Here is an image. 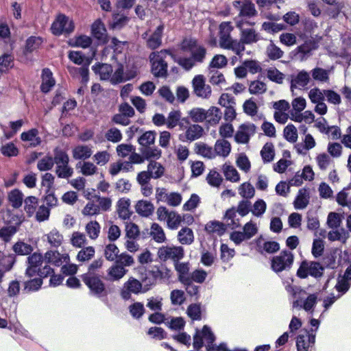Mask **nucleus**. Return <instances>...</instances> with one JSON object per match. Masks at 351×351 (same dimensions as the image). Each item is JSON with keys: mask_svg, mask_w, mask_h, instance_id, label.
Listing matches in <instances>:
<instances>
[{"mask_svg": "<svg viewBox=\"0 0 351 351\" xmlns=\"http://www.w3.org/2000/svg\"><path fill=\"white\" fill-rule=\"evenodd\" d=\"M256 23L252 20L237 19L236 21V27L240 30L239 43L240 57L245 51V45H251L257 43L261 40V36L253 28H245V25L254 26Z\"/></svg>", "mask_w": 351, "mask_h": 351, "instance_id": "obj_1", "label": "nucleus"}, {"mask_svg": "<svg viewBox=\"0 0 351 351\" xmlns=\"http://www.w3.org/2000/svg\"><path fill=\"white\" fill-rule=\"evenodd\" d=\"M167 56H172L167 49L154 51L150 53L149 60L152 64V73L156 77H165L167 73V63L165 59Z\"/></svg>", "mask_w": 351, "mask_h": 351, "instance_id": "obj_2", "label": "nucleus"}, {"mask_svg": "<svg viewBox=\"0 0 351 351\" xmlns=\"http://www.w3.org/2000/svg\"><path fill=\"white\" fill-rule=\"evenodd\" d=\"M293 261V254L290 251L283 250L278 255L272 258L271 267L276 273L288 271L291 268Z\"/></svg>", "mask_w": 351, "mask_h": 351, "instance_id": "obj_3", "label": "nucleus"}, {"mask_svg": "<svg viewBox=\"0 0 351 351\" xmlns=\"http://www.w3.org/2000/svg\"><path fill=\"white\" fill-rule=\"evenodd\" d=\"M182 50L191 53V58L195 62H203L206 54V49L204 47L197 44V41L193 39H184L181 45Z\"/></svg>", "mask_w": 351, "mask_h": 351, "instance_id": "obj_4", "label": "nucleus"}, {"mask_svg": "<svg viewBox=\"0 0 351 351\" xmlns=\"http://www.w3.org/2000/svg\"><path fill=\"white\" fill-rule=\"evenodd\" d=\"M203 338L208 343V350L214 351L215 345H213V342L215 340V337L210 328L206 325L203 327L202 331L196 330V333L193 337V347L195 349L199 350L202 348Z\"/></svg>", "mask_w": 351, "mask_h": 351, "instance_id": "obj_5", "label": "nucleus"}, {"mask_svg": "<svg viewBox=\"0 0 351 351\" xmlns=\"http://www.w3.org/2000/svg\"><path fill=\"white\" fill-rule=\"evenodd\" d=\"M323 271L324 267L320 263L304 261L297 271V275L301 278H305L308 275L317 278L322 276Z\"/></svg>", "mask_w": 351, "mask_h": 351, "instance_id": "obj_6", "label": "nucleus"}, {"mask_svg": "<svg viewBox=\"0 0 351 351\" xmlns=\"http://www.w3.org/2000/svg\"><path fill=\"white\" fill-rule=\"evenodd\" d=\"M184 249L181 246H162L157 252V256L160 260L166 261L171 260L175 263L184 257Z\"/></svg>", "mask_w": 351, "mask_h": 351, "instance_id": "obj_7", "label": "nucleus"}, {"mask_svg": "<svg viewBox=\"0 0 351 351\" xmlns=\"http://www.w3.org/2000/svg\"><path fill=\"white\" fill-rule=\"evenodd\" d=\"M234 8L239 12V15L235 18L237 19L252 20V18L256 16L258 14L255 5L249 0L235 1L233 2Z\"/></svg>", "mask_w": 351, "mask_h": 351, "instance_id": "obj_8", "label": "nucleus"}, {"mask_svg": "<svg viewBox=\"0 0 351 351\" xmlns=\"http://www.w3.org/2000/svg\"><path fill=\"white\" fill-rule=\"evenodd\" d=\"M51 32L55 35H60L63 33L69 34L74 29V25L69 17L64 14H60L52 23Z\"/></svg>", "mask_w": 351, "mask_h": 351, "instance_id": "obj_9", "label": "nucleus"}, {"mask_svg": "<svg viewBox=\"0 0 351 351\" xmlns=\"http://www.w3.org/2000/svg\"><path fill=\"white\" fill-rule=\"evenodd\" d=\"M193 93L198 97L208 99L212 93L211 87L206 84L205 77L202 75H197L192 80Z\"/></svg>", "mask_w": 351, "mask_h": 351, "instance_id": "obj_10", "label": "nucleus"}, {"mask_svg": "<svg viewBox=\"0 0 351 351\" xmlns=\"http://www.w3.org/2000/svg\"><path fill=\"white\" fill-rule=\"evenodd\" d=\"M83 282L90 289L91 293L97 296L106 295V290L105 285L99 276L84 274L82 276Z\"/></svg>", "mask_w": 351, "mask_h": 351, "instance_id": "obj_11", "label": "nucleus"}, {"mask_svg": "<svg viewBox=\"0 0 351 351\" xmlns=\"http://www.w3.org/2000/svg\"><path fill=\"white\" fill-rule=\"evenodd\" d=\"M145 291H143L142 283L137 279L130 277L123 284L120 295L123 300H128L131 298L132 293L137 295Z\"/></svg>", "mask_w": 351, "mask_h": 351, "instance_id": "obj_12", "label": "nucleus"}, {"mask_svg": "<svg viewBox=\"0 0 351 351\" xmlns=\"http://www.w3.org/2000/svg\"><path fill=\"white\" fill-rule=\"evenodd\" d=\"M311 332L308 330L302 331L297 337L296 347L298 351H308L309 348L314 346L315 343V333H313V329Z\"/></svg>", "mask_w": 351, "mask_h": 351, "instance_id": "obj_13", "label": "nucleus"}, {"mask_svg": "<svg viewBox=\"0 0 351 351\" xmlns=\"http://www.w3.org/2000/svg\"><path fill=\"white\" fill-rule=\"evenodd\" d=\"M310 73L304 70L300 71L296 74L291 75V90L302 89L306 87L311 81Z\"/></svg>", "mask_w": 351, "mask_h": 351, "instance_id": "obj_14", "label": "nucleus"}, {"mask_svg": "<svg viewBox=\"0 0 351 351\" xmlns=\"http://www.w3.org/2000/svg\"><path fill=\"white\" fill-rule=\"evenodd\" d=\"M256 128L252 123L241 125L234 136L235 141L239 143H247L250 136L255 133Z\"/></svg>", "mask_w": 351, "mask_h": 351, "instance_id": "obj_15", "label": "nucleus"}, {"mask_svg": "<svg viewBox=\"0 0 351 351\" xmlns=\"http://www.w3.org/2000/svg\"><path fill=\"white\" fill-rule=\"evenodd\" d=\"M45 258L49 263H51L56 266H60L63 263H67L70 258L66 253L60 254L56 250H49L45 254Z\"/></svg>", "mask_w": 351, "mask_h": 351, "instance_id": "obj_16", "label": "nucleus"}, {"mask_svg": "<svg viewBox=\"0 0 351 351\" xmlns=\"http://www.w3.org/2000/svg\"><path fill=\"white\" fill-rule=\"evenodd\" d=\"M163 30L164 25H160L154 33L146 39V45L148 48L155 49L161 45Z\"/></svg>", "mask_w": 351, "mask_h": 351, "instance_id": "obj_17", "label": "nucleus"}, {"mask_svg": "<svg viewBox=\"0 0 351 351\" xmlns=\"http://www.w3.org/2000/svg\"><path fill=\"white\" fill-rule=\"evenodd\" d=\"M128 272V269L121 265L113 264L107 270L106 280L112 282L118 281L121 279Z\"/></svg>", "mask_w": 351, "mask_h": 351, "instance_id": "obj_18", "label": "nucleus"}, {"mask_svg": "<svg viewBox=\"0 0 351 351\" xmlns=\"http://www.w3.org/2000/svg\"><path fill=\"white\" fill-rule=\"evenodd\" d=\"M219 47L224 49L232 51L236 55L240 56L239 43L237 39H233L231 36L220 37L219 38Z\"/></svg>", "mask_w": 351, "mask_h": 351, "instance_id": "obj_19", "label": "nucleus"}, {"mask_svg": "<svg viewBox=\"0 0 351 351\" xmlns=\"http://www.w3.org/2000/svg\"><path fill=\"white\" fill-rule=\"evenodd\" d=\"M215 156L226 158L231 152V145L224 138L218 139L214 146Z\"/></svg>", "mask_w": 351, "mask_h": 351, "instance_id": "obj_20", "label": "nucleus"}, {"mask_svg": "<svg viewBox=\"0 0 351 351\" xmlns=\"http://www.w3.org/2000/svg\"><path fill=\"white\" fill-rule=\"evenodd\" d=\"M93 154L91 147L86 145H78L72 150L73 158L75 160H85Z\"/></svg>", "mask_w": 351, "mask_h": 351, "instance_id": "obj_21", "label": "nucleus"}, {"mask_svg": "<svg viewBox=\"0 0 351 351\" xmlns=\"http://www.w3.org/2000/svg\"><path fill=\"white\" fill-rule=\"evenodd\" d=\"M204 134V128L198 124H191L188 125L185 131V141L190 142L200 138Z\"/></svg>", "mask_w": 351, "mask_h": 351, "instance_id": "obj_22", "label": "nucleus"}, {"mask_svg": "<svg viewBox=\"0 0 351 351\" xmlns=\"http://www.w3.org/2000/svg\"><path fill=\"white\" fill-rule=\"evenodd\" d=\"M136 212L141 216L148 217L154 210V204L147 200H139L135 205Z\"/></svg>", "mask_w": 351, "mask_h": 351, "instance_id": "obj_23", "label": "nucleus"}, {"mask_svg": "<svg viewBox=\"0 0 351 351\" xmlns=\"http://www.w3.org/2000/svg\"><path fill=\"white\" fill-rule=\"evenodd\" d=\"M130 202L129 199H120L117 205V212L119 217L122 219H128L130 217L132 213L130 210Z\"/></svg>", "mask_w": 351, "mask_h": 351, "instance_id": "obj_24", "label": "nucleus"}, {"mask_svg": "<svg viewBox=\"0 0 351 351\" xmlns=\"http://www.w3.org/2000/svg\"><path fill=\"white\" fill-rule=\"evenodd\" d=\"M41 90L43 93H48L55 85V80L52 77V73L49 69H44L42 73Z\"/></svg>", "mask_w": 351, "mask_h": 351, "instance_id": "obj_25", "label": "nucleus"}, {"mask_svg": "<svg viewBox=\"0 0 351 351\" xmlns=\"http://www.w3.org/2000/svg\"><path fill=\"white\" fill-rule=\"evenodd\" d=\"M222 171L226 179L232 182H238L240 180V176L237 170L229 163L226 162L222 166Z\"/></svg>", "mask_w": 351, "mask_h": 351, "instance_id": "obj_26", "label": "nucleus"}, {"mask_svg": "<svg viewBox=\"0 0 351 351\" xmlns=\"http://www.w3.org/2000/svg\"><path fill=\"white\" fill-rule=\"evenodd\" d=\"M8 199L14 208H19L22 206L23 194L17 189H13L8 193Z\"/></svg>", "mask_w": 351, "mask_h": 351, "instance_id": "obj_27", "label": "nucleus"}, {"mask_svg": "<svg viewBox=\"0 0 351 351\" xmlns=\"http://www.w3.org/2000/svg\"><path fill=\"white\" fill-rule=\"evenodd\" d=\"M38 131L36 129H31L27 132H23L21 134V138L23 141H29L30 145L36 147L40 145V138L38 136Z\"/></svg>", "mask_w": 351, "mask_h": 351, "instance_id": "obj_28", "label": "nucleus"}, {"mask_svg": "<svg viewBox=\"0 0 351 351\" xmlns=\"http://www.w3.org/2000/svg\"><path fill=\"white\" fill-rule=\"evenodd\" d=\"M45 237L50 245L54 247L60 246L63 241L62 234L56 229L51 230Z\"/></svg>", "mask_w": 351, "mask_h": 351, "instance_id": "obj_29", "label": "nucleus"}, {"mask_svg": "<svg viewBox=\"0 0 351 351\" xmlns=\"http://www.w3.org/2000/svg\"><path fill=\"white\" fill-rule=\"evenodd\" d=\"M150 236L157 243H163L167 240L164 230L156 223L151 226Z\"/></svg>", "mask_w": 351, "mask_h": 351, "instance_id": "obj_30", "label": "nucleus"}, {"mask_svg": "<svg viewBox=\"0 0 351 351\" xmlns=\"http://www.w3.org/2000/svg\"><path fill=\"white\" fill-rule=\"evenodd\" d=\"M179 242L183 245H190L193 242L194 235L193 230L187 227L182 228L178 234Z\"/></svg>", "mask_w": 351, "mask_h": 351, "instance_id": "obj_31", "label": "nucleus"}, {"mask_svg": "<svg viewBox=\"0 0 351 351\" xmlns=\"http://www.w3.org/2000/svg\"><path fill=\"white\" fill-rule=\"evenodd\" d=\"M106 29L101 21H95L92 25L93 35L101 43H106Z\"/></svg>", "mask_w": 351, "mask_h": 351, "instance_id": "obj_32", "label": "nucleus"}, {"mask_svg": "<svg viewBox=\"0 0 351 351\" xmlns=\"http://www.w3.org/2000/svg\"><path fill=\"white\" fill-rule=\"evenodd\" d=\"M206 121L211 125H215L219 123L221 119V112L217 107L213 106L206 110Z\"/></svg>", "mask_w": 351, "mask_h": 351, "instance_id": "obj_33", "label": "nucleus"}, {"mask_svg": "<svg viewBox=\"0 0 351 351\" xmlns=\"http://www.w3.org/2000/svg\"><path fill=\"white\" fill-rule=\"evenodd\" d=\"M309 202V195L306 189L299 190L298 195L294 201V207L296 209L305 208Z\"/></svg>", "mask_w": 351, "mask_h": 351, "instance_id": "obj_34", "label": "nucleus"}, {"mask_svg": "<svg viewBox=\"0 0 351 351\" xmlns=\"http://www.w3.org/2000/svg\"><path fill=\"white\" fill-rule=\"evenodd\" d=\"M195 150L197 154L202 156L204 158H207L208 159H213L215 158L214 149L206 143H196L195 145Z\"/></svg>", "mask_w": 351, "mask_h": 351, "instance_id": "obj_35", "label": "nucleus"}, {"mask_svg": "<svg viewBox=\"0 0 351 351\" xmlns=\"http://www.w3.org/2000/svg\"><path fill=\"white\" fill-rule=\"evenodd\" d=\"M176 271L178 274V279L181 282H186L188 279L189 271V264L188 263H180L177 261L174 263Z\"/></svg>", "mask_w": 351, "mask_h": 351, "instance_id": "obj_36", "label": "nucleus"}, {"mask_svg": "<svg viewBox=\"0 0 351 351\" xmlns=\"http://www.w3.org/2000/svg\"><path fill=\"white\" fill-rule=\"evenodd\" d=\"M237 211L235 208L232 207L228 209L225 215L226 222L232 229L237 228L240 226L239 219L237 217Z\"/></svg>", "mask_w": 351, "mask_h": 351, "instance_id": "obj_37", "label": "nucleus"}, {"mask_svg": "<svg viewBox=\"0 0 351 351\" xmlns=\"http://www.w3.org/2000/svg\"><path fill=\"white\" fill-rule=\"evenodd\" d=\"M85 230L90 239L95 240L99 236L101 226L97 221H90L86 225Z\"/></svg>", "mask_w": 351, "mask_h": 351, "instance_id": "obj_38", "label": "nucleus"}, {"mask_svg": "<svg viewBox=\"0 0 351 351\" xmlns=\"http://www.w3.org/2000/svg\"><path fill=\"white\" fill-rule=\"evenodd\" d=\"M152 275L156 279L168 280L172 275V271L165 265H162L160 267H154Z\"/></svg>", "mask_w": 351, "mask_h": 351, "instance_id": "obj_39", "label": "nucleus"}, {"mask_svg": "<svg viewBox=\"0 0 351 351\" xmlns=\"http://www.w3.org/2000/svg\"><path fill=\"white\" fill-rule=\"evenodd\" d=\"M147 170L154 179L160 178L164 174L165 171V169L162 165L156 161H151L147 165Z\"/></svg>", "mask_w": 351, "mask_h": 351, "instance_id": "obj_40", "label": "nucleus"}, {"mask_svg": "<svg viewBox=\"0 0 351 351\" xmlns=\"http://www.w3.org/2000/svg\"><path fill=\"white\" fill-rule=\"evenodd\" d=\"M182 113L180 110H172L166 118V125L168 129L176 127L181 120Z\"/></svg>", "mask_w": 351, "mask_h": 351, "instance_id": "obj_41", "label": "nucleus"}, {"mask_svg": "<svg viewBox=\"0 0 351 351\" xmlns=\"http://www.w3.org/2000/svg\"><path fill=\"white\" fill-rule=\"evenodd\" d=\"M24 210L26 212L28 217H32L35 212L36 208L38 206V198L35 196H29L24 200Z\"/></svg>", "mask_w": 351, "mask_h": 351, "instance_id": "obj_42", "label": "nucleus"}, {"mask_svg": "<svg viewBox=\"0 0 351 351\" xmlns=\"http://www.w3.org/2000/svg\"><path fill=\"white\" fill-rule=\"evenodd\" d=\"M53 165L56 166L60 165H66L69 162V157L68 154L59 147H56L53 150Z\"/></svg>", "mask_w": 351, "mask_h": 351, "instance_id": "obj_43", "label": "nucleus"}, {"mask_svg": "<svg viewBox=\"0 0 351 351\" xmlns=\"http://www.w3.org/2000/svg\"><path fill=\"white\" fill-rule=\"evenodd\" d=\"M93 69L96 73L100 75V78L103 80H110L112 73V67L108 64H99L97 66H94Z\"/></svg>", "mask_w": 351, "mask_h": 351, "instance_id": "obj_44", "label": "nucleus"}, {"mask_svg": "<svg viewBox=\"0 0 351 351\" xmlns=\"http://www.w3.org/2000/svg\"><path fill=\"white\" fill-rule=\"evenodd\" d=\"M156 133L154 131L144 132L138 138V142L142 147H146L154 144Z\"/></svg>", "mask_w": 351, "mask_h": 351, "instance_id": "obj_45", "label": "nucleus"}, {"mask_svg": "<svg viewBox=\"0 0 351 351\" xmlns=\"http://www.w3.org/2000/svg\"><path fill=\"white\" fill-rule=\"evenodd\" d=\"M261 155L264 162H271L275 156L274 145L271 143H267L262 148Z\"/></svg>", "mask_w": 351, "mask_h": 351, "instance_id": "obj_46", "label": "nucleus"}, {"mask_svg": "<svg viewBox=\"0 0 351 351\" xmlns=\"http://www.w3.org/2000/svg\"><path fill=\"white\" fill-rule=\"evenodd\" d=\"M206 110L202 108H193L189 112V116L193 122H203L206 119Z\"/></svg>", "mask_w": 351, "mask_h": 351, "instance_id": "obj_47", "label": "nucleus"}, {"mask_svg": "<svg viewBox=\"0 0 351 351\" xmlns=\"http://www.w3.org/2000/svg\"><path fill=\"white\" fill-rule=\"evenodd\" d=\"M267 90V84L260 80H254L249 84V92L253 95H261Z\"/></svg>", "mask_w": 351, "mask_h": 351, "instance_id": "obj_48", "label": "nucleus"}, {"mask_svg": "<svg viewBox=\"0 0 351 351\" xmlns=\"http://www.w3.org/2000/svg\"><path fill=\"white\" fill-rule=\"evenodd\" d=\"M311 75L315 81L328 82L329 81V71L320 67H316L311 71Z\"/></svg>", "mask_w": 351, "mask_h": 351, "instance_id": "obj_49", "label": "nucleus"}, {"mask_svg": "<svg viewBox=\"0 0 351 351\" xmlns=\"http://www.w3.org/2000/svg\"><path fill=\"white\" fill-rule=\"evenodd\" d=\"M73 169L69 163L60 165L56 167V173L60 178L68 179L73 176Z\"/></svg>", "mask_w": 351, "mask_h": 351, "instance_id": "obj_50", "label": "nucleus"}, {"mask_svg": "<svg viewBox=\"0 0 351 351\" xmlns=\"http://www.w3.org/2000/svg\"><path fill=\"white\" fill-rule=\"evenodd\" d=\"M77 168H80V172L86 176H93L97 173V167L93 162H79L76 165Z\"/></svg>", "mask_w": 351, "mask_h": 351, "instance_id": "obj_51", "label": "nucleus"}, {"mask_svg": "<svg viewBox=\"0 0 351 351\" xmlns=\"http://www.w3.org/2000/svg\"><path fill=\"white\" fill-rule=\"evenodd\" d=\"M239 195L245 199H251L254 196L255 189L249 182H244L239 187Z\"/></svg>", "mask_w": 351, "mask_h": 351, "instance_id": "obj_52", "label": "nucleus"}, {"mask_svg": "<svg viewBox=\"0 0 351 351\" xmlns=\"http://www.w3.org/2000/svg\"><path fill=\"white\" fill-rule=\"evenodd\" d=\"M119 250L114 243H109L105 246L104 256L109 261H114L119 256Z\"/></svg>", "mask_w": 351, "mask_h": 351, "instance_id": "obj_53", "label": "nucleus"}, {"mask_svg": "<svg viewBox=\"0 0 351 351\" xmlns=\"http://www.w3.org/2000/svg\"><path fill=\"white\" fill-rule=\"evenodd\" d=\"M209 74V82L213 85L222 86L226 84L224 75L219 71L210 70Z\"/></svg>", "mask_w": 351, "mask_h": 351, "instance_id": "obj_54", "label": "nucleus"}, {"mask_svg": "<svg viewBox=\"0 0 351 351\" xmlns=\"http://www.w3.org/2000/svg\"><path fill=\"white\" fill-rule=\"evenodd\" d=\"M325 97V90H321L317 87L311 88L308 92V98L313 104L323 101Z\"/></svg>", "mask_w": 351, "mask_h": 351, "instance_id": "obj_55", "label": "nucleus"}, {"mask_svg": "<svg viewBox=\"0 0 351 351\" xmlns=\"http://www.w3.org/2000/svg\"><path fill=\"white\" fill-rule=\"evenodd\" d=\"M267 77L272 82L277 84H282L285 75L276 68H269L266 70Z\"/></svg>", "mask_w": 351, "mask_h": 351, "instance_id": "obj_56", "label": "nucleus"}, {"mask_svg": "<svg viewBox=\"0 0 351 351\" xmlns=\"http://www.w3.org/2000/svg\"><path fill=\"white\" fill-rule=\"evenodd\" d=\"M266 53L271 60L279 59L282 58L284 54V52L278 47L274 45L272 41H271L269 45L267 47Z\"/></svg>", "mask_w": 351, "mask_h": 351, "instance_id": "obj_57", "label": "nucleus"}, {"mask_svg": "<svg viewBox=\"0 0 351 351\" xmlns=\"http://www.w3.org/2000/svg\"><path fill=\"white\" fill-rule=\"evenodd\" d=\"M95 253V248L92 246L82 248L77 255V260L80 262L88 261L94 256Z\"/></svg>", "mask_w": 351, "mask_h": 351, "instance_id": "obj_58", "label": "nucleus"}, {"mask_svg": "<svg viewBox=\"0 0 351 351\" xmlns=\"http://www.w3.org/2000/svg\"><path fill=\"white\" fill-rule=\"evenodd\" d=\"M206 181L210 186L219 187L223 182V178L219 173L213 169L207 175Z\"/></svg>", "mask_w": 351, "mask_h": 351, "instance_id": "obj_59", "label": "nucleus"}, {"mask_svg": "<svg viewBox=\"0 0 351 351\" xmlns=\"http://www.w3.org/2000/svg\"><path fill=\"white\" fill-rule=\"evenodd\" d=\"M182 222V216L175 211H171L168 219L167 221V226L169 229H177Z\"/></svg>", "mask_w": 351, "mask_h": 351, "instance_id": "obj_60", "label": "nucleus"}, {"mask_svg": "<svg viewBox=\"0 0 351 351\" xmlns=\"http://www.w3.org/2000/svg\"><path fill=\"white\" fill-rule=\"evenodd\" d=\"M228 64V60L223 55H215L209 64V69H221L225 67Z\"/></svg>", "mask_w": 351, "mask_h": 351, "instance_id": "obj_61", "label": "nucleus"}, {"mask_svg": "<svg viewBox=\"0 0 351 351\" xmlns=\"http://www.w3.org/2000/svg\"><path fill=\"white\" fill-rule=\"evenodd\" d=\"M284 136L290 143H295L298 140V131L293 124L287 125L283 131Z\"/></svg>", "mask_w": 351, "mask_h": 351, "instance_id": "obj_62", "label": "nucleus"}, {"mask_svg": "<svg viewBox=\"0 0 351 351\" xmlns=\"http://www.w3.org/2000/svg\"><path fill=\"white\" fill-rule=\"evenodd\" d=\"M115 263L125 268V267L132 266L134 263V259L132 256L123 252L117 256Z\"/></svg>", "mask_w": 351, "mask_h": 351, "instance_id": "obj_63", "label": "nucleus"}, {"mask_svg": "<svg viewBox=\"0 0 351 351\" xmlns=\"http://www.w3.org/2000/svg\"><path fill=\"white\" fill-rule=\"evenodd\" d=\"M106 138L112 143H118L122 139V134L117 128H111L105 134Z\"/></svg>", "mask_w": 351, "mask_h": 351, "instance_id": "obj_64", "label": "nucleus"}]
</instances>
